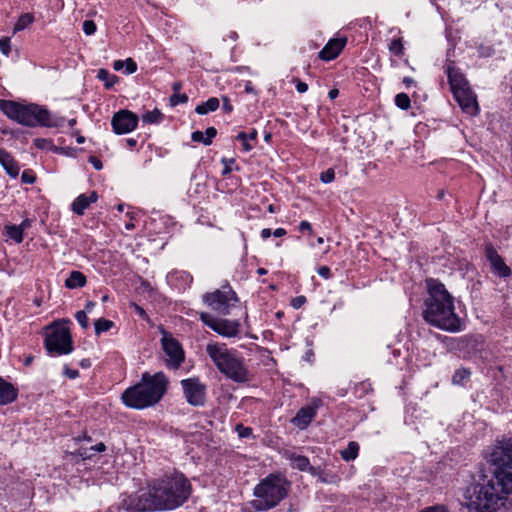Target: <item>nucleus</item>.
<instances>
[{
  "instance_id": "f257e3e1",
  "label": "nucleus",
  "mask_w": 512,
  "mask_h": 512,
  "mask_svg": "<svg viewBox=\"0 0 512 512\" xmlns=\"http://www.w3.org/2000/svg\"><path fill=\"white\" fill-rule=\"evenodd\" d=\"M489 469L478 483L467 488V508L471 512L512 510V438L498 441L489 455Z\"/></svg>"
},
{
  "instance_id": "f03ea898",
  "label": "nucleus",
  "mask_w": 512,
  "mask_h": 512,
  "mask_svg": "<svg viewBox=\"0 0 512 512\" xmlns=\"http://www.w3.org/2000/svg\"><path fill=\"white\" fill-rule=\"evenodd\" d=\"M428 296L425 299L423 318L429 324L450 332L460 330V319L455 313L454 299L445 285L436 279L426 281Z\"/></svg>"
},
{
  "instance_id": "7ed1b4c3",
  "label": "nucleus",
  "mask_w": 512,
  "mask_h": 512,
  "mask_svg": "<svg viewBox=\"0 0 512 512\" xmlns=\"http://www.w3.org/2000/svg\"><path fill=\"white\" fill-rule=\"evenodd\" d=\"M205 351L218 371L229 380L238 384L251 380V372L238 350L229 348L225 343L209 342Z\"/></svg>"
},
{
  "instance_id": "20e7f679",
  "label": "nucleus",
  "mask_w": 512,
  "mask_h": 512,
  "mask_svg": "<svg viewBox=\"0 0 512 512\" xmlns=\"http://www.w3.org/2000/svg\"><path fill=\"white\" fill-rule=\"evenodd\" d=\"M149 492L155 510H173L188 499L191 485L183 474L176 473L154 481Z\"/></svg>"
},
{
  "instance_id": "39448f33",
  "label": "nucleus",
  "mask_w": 512,
  "mask_h": 512,
  "mask_svg": "<svg viewBox=\"0 0 512 512\" xmlns=\"http://www.w3.org/2000/svg\"><path fill=\"white\" fill-rule=\"evenodd\" d=\"M168 379L164 373H144L141 382L126 389L122 394L123 403L131 408L143 409L160 401L167 390Z\"/></svg>"
},
{
  "instance_id": "423d86ee",
  "label": "nucleus",
  "mask_w": 512,
  "mask_h": 512,
  "mask_svg": "<svg viewBox=\"0 0 512 512\" xmlns=\"http://www.w3.org/2000/svg\"><path fill=\"white\" fill-rule=\"evenodd\" d=\"M0 110L21 125L30 127L54 125L51 113L37 104L23 105L11 100H0Z\"/></svg>"
},
{
  "instance_id": "0eeeda50",
  "label": "nucleus",
  "mask_w": 512,
  "mask_h": 512,
  "mask_svg": "<svg viewBox=\"0 0 512 512\" xmlns=\"http://www.w3.org/2000/svg\"><path fill=\"white\" fill-rule=\"evenodd\" d=\"M288 483L278 475H269L254 488L251 505L255 510L266 511L277 506L287 495Z\"/></svg>"
},
{
  "instance_id": "6e6552de",
  "label": "nucleus",
  "mask_w": 512,
  "mask_h": 512,
  "mask_svg": "<svg viewBox=\"0 0 512 512\" xmlns=\"http://www.w3.org/2000/svg\"><path fill=\"white\" fill-rule=\"evenodd\" d=\"M203 301L219 314L228 315L238 298L230 286H224L222 289L204 294Z\"/></svg>"
},
{
  "instance_id": "1a4fd4ad",
  "label": "nucleus",
  "mask_w": 512,
  "mask_h": 512,
  "mask_svg": "<svg viewBox=\"0 0 512 512\" xmlns=\"http://www.w3.org/2000/svg\"><path fill=\"white\" fill-rule=\"evenodd\" d=\"M45 347L50 355L71 353L73 346L69 330L64 326L53 328L45 338Z\"/></svg>"
},
{
  "instance_id": "9d476101",
  "label": "nucleus",
  "mask_w": 512,
  "mask_h": 512,
  "mask_svg": "<svg viewBox=\"0 0 512 512\" xmlns=\"http://www.w3.org/2000/svg\"><path fill=\"white\" fill-rule=\"evenodd\" d=\"M200 320L213 331L225 338L237 337L240 332L241 324L238 320L224 318H215L209 313L201 312Z\"/></svg>"
},
{
  "instance_id": "9b49d317",
  "label": "nucleus",
  "mask_w": 512,
  "mask_h": 512,
  "mask_svg": "<svg viewBox=\"0 0 512 512\" xmlns=\"http://www.w3.org/2000/svg\"><path fill=\"white\" fill-rule=\"evenodd\" d=\"M161 345L166 356V366L178 369L184 361V350L177 339L165 330H162Z\"/></svg>"
},
{
  "instance_id": "f8f14e48",
  "label": "nucleus",
  "mask_w": 512,
  "mask_h": 512,
  "mask_svg": "<svg viewBox=\"0 0 512 512\" xmlns=\"http://www.w3.org/2000/svg\"><path fill=\"white\" fill-rule=\"evenodd\" d=\"M120 506L127 512H143L155 510L149 489L141 490L135 494L123 496L120 502Z\"/></svg>"
},
{
  "instance_id": "ddd939ff",
  "label": "nucleus",
  "mask_w": 512,
  "mask_h": 512,
  "mask_svg": "<svg viewBox=\"0 0 512 512\" xmlns=\"http://www.w3.org/2000/svg\"><path fill=\"white\" fill-rule=\"evenodd\" d=\"M181 386L187 402L193 406H201L205 402L206 385L198 378H188L181 381Z\"/></svg>"
},
{
  "instance_id": "4468645a",
  "label": "nucleus",
  "mask_w": 512,
  "mask_h": 512,
  "mask_svg": "<svg viewBox=\"0 0 512 512\" xmlns=\"http://www.w3.org/2000/svg\"><path fill=\"white\" fill-rule=\"evenodd\" d=\"M137 124V115L129 110H120L114 114L111 120L113 131L118 135L133 131Z\"/></svg>"
},
{
  "instance_id": "2eb2a0df",
  "label": "nucleus",
  "mask_w": 512,
  "mask_h": 512,
  "mask_svg": "<svg viewBox=\"0 0 512 512\" xmlns=\"http://www.w3.org/2000/svg\"><path fill=\"white\" fill-rule=\"evenodd\" d=\"M453 96L463 112L471 116L478 114L479 106L476 100V95L470 87L464 90L454 91Z\"/></svg>"
},
{
  "instance_id": "dca6fc26",
  "label": "nucleus",
  "mask_w": 512,
  "mask_h": 512,
  "mask_svg": "<svg viewBox=\"0 0 512 512\" xmlns=\"http://www.w3.org/2000/svg\"><path fill=\"white\" fill-rule=\"evenodd\" d=\"M446 74L452 93H454V91L464 90L470 87L463 73L459 68L454 66L453 63L447 65Z\"/></svg>"
},
{
  "instance_id": "f3484780",
  "label": "nucleus",
  "mask_w": 512,
  "mask_h": 512,
  "mask_svg": "<svg viewBox=\"0 0 512 512\" xmlns=\"http://www.w3.org/2000/svg\"><path fill=\"white\" fill-rule=\"evenodd\" d=\"M486 257L490 261L493 271L499 277L506 278L511 275V269L493 247H486Z\"/></svg>"
},
{
  "instance_id": "a211bd4d",
  "label": "nucleus",
  "mask_w": 512,
  "mask_h": 512,
  "mask_svg": "<svg viewBox=\"0 0 512 512\" xmlns=\"http://www.w3.org/2000/svg\"><path fill=\"white\" fill-rule=\"evenodd\" d=\"M345 44L346 38L331 39L319 52V57L325 61L333 60L341 53Z\"/></svg>"
},
{
  "instance_id": "6ab92c4d",
  "label": "nucleus",
  "mask_w": 512,
  "mask_h": 512,
  "mask_svg": "<svg viewBox=\"0 0 512 512\" xmlns=\"http://www.w3.org/2000/svg\"><path fill=\"white\" fill-rule=\"evenodd\" d=\"M98 200V194L92 191L89 195L80 194L72 203L71 209L77 215H83L91 203Z\"/></svg>"
},
{
  "instance_id": "aec40b11",
  "label": "nucleus",
  "mask_w": 512,
  "mask_h": 512,
  "mask_svg": "<svg viewBox=\"0 0 512 512\" xmlns=\"http://www.w3.org/2000/svg\"><path fill=\"white\" fill-rule=\"evenodd\" d=\"M18 395L17 389L9 382L0 377V405L13 402Z\"/></svg>"
},
{
  "instance_id": "412c9836",
  "label": "nucleus",
  "mask_w": 512,
  "mask_h": 512,
  "mask_svg": "<svg viewBox=\"0 0 512 512\" xmlns=\"http://www.w3.org/2000/svg\"><path fill=\"white\" fill-rule=\"evenodd\" d=\"M0 163L11 177L16 178L18 176L20 171L18 163L4 149H0Z\"/></svg>"
},
{
  "instance_id": "4be33fe9",
  "label": "nucleus",
  "mask_w": 512,
  "mask_h": 512,
  "mask_svg": "<svg viewBox=\"0 0 512 512\" xmlns=\"http://www.w3.org/2000/svg\"><path fill=\"white\" fill-rule=\"evenodd\" d=\"M285 457L290 460L291 466L301 471H305L310 467L309 459L302 455H297L291 452H285Z\"/></svg>"
},
{
  "instance_id": "5701e85b",
  "label": "nucleus",
  "mask_w": 512,
  "mask_h": 512,
  "mask_svg": "<svg viewBox=\"0 0 512 512\" xmlns=\"http://www.w3.org/2000/svg\"><path fill=\"white\" fill-rule=\"evenodd\" d=\"M86 284V277L80 271H72L65 281V286L69 289L81 288Z\"/></svg>"
},
{
  "instance_id": "b1692460",
  "label": "nucleus",
  "mask_w": 512,
  "mask_h": 512,
  "mask_svg": "<svg viewBox=\"0 0 512 512\" xmlns=\"http://www.w3.org/2000/svg\"><path fill=\"white\" fill-rule=\"evenodd\" d=\"M323 405L320 398H313L308 404L303 406L296 414V416H315L318 409Z\"/></svg>"
},
{
  "instance_id": "393cba45",
  "label": "nucleus",
  "mask_w": 512,
  "mask_h": 512,
  "mask_svg": "<svg viewBox=\"0 0 512 512\" xmlns=\"http://www.w3.org/2000/svg\"><path fill=\"white\" fill-rule=\"evenodd\" d=\"M217 130L214 127H208L205 134L201 131H195L192 133V140L196 142H202L205 145H210L212 139L216 136Z\"/></svg>"
},
{
  "instance_id": "a878e982",
  "label": "nucleus",
  "mask_w": 512,
  "mask_h": 512,
  "mask_svg": "<svg viewBox=\"0 0 512 512\" xmlns=\"http://www.w3.org/2000/svg\"><path fill=\"white\" fill-rule=\"evenodd\" d=\"M219 99L216 97L209 98L206 102H203L196 106L195 112L199 115H206L209 112L216 111L219 108Z\"/></svg>"
},
{
  "instance_id": "bb28decb",
  "label": "nucleus",
  "mask_w": 512,
  "mask_h": 512,
  "mask_svg": "<svg viewBox=\"0 0 512 512\" xmlns=\"http://www.w3.org/2000/svg\"><path fill=\"white\" fill-rule=\"evenodd\" d=\"M106 446L104 443H98L96 445L90 446V447H80L76 454L81 457L83 460L91 459L96 452H103L105 451Z\"/></svg>"
},
{
  "instance_id": "cd10ccee",
  "label": "nucleus",
  "mask_w": 512,
  "mask_h": 512,
  "mask_svg": "<svg viewBox=\"0 0 512 512\" xmlns=\"http://www.w3.org/2000/svg\"><path fill=\"white\" fill-rule=\"evenodd\" d=\"M471 372L469 369H457L452 376V383L455 385L465 386L469 381Z\"/></svg>"
},
{
  "instance_id": "c85d7f7f",
  "label": "nucleus",
  "mask_w": 512,
  "mask_h": 512,
  "mask_svg": "<svg viewBox=\"0 0 512 512\" xmlns=\"http://www.w3.org/2000/svg\"><path fill=\"white\" fill-rule=\"evenodd\" d=\"M163 113L155 108L152 111H147L142 115V122L145 124H159L163 120Z\"/></svg>"
},
{
  "instance_id": "c756f323",
  "label": "nucleus",
  "mask_w": 512,
  "mask_h": 512,
  "mask_svg": "<svg viewBox=\"0 0 512 512\" xmlns=\"http://www.w3.org/2000/svg\"><path fill=\"white\" fill-rule=\"evenodd\" d=\"M358 452H359V444L357 442L351 441V442H349L347 448L342 450L340 452V454H341V457L345 461H351V460H354L358 456Z\"/></svg>"
},
{
  "instance_id": "7c9ffc66",
  "label": "nucleus",
  "mask_w": 512,
  "mask_h": 512,
  "mask_svg": "<svg viewBox=\"0 0 512 512\" xmlns=\"http://www.w3.org/2000/svg\"><path fill=\"white\" fill-rule=\"evenodd\" d=\"M34 22V15L32 13L22 14L14 25V33L24 30Z\"/></svg>"
},
{
  "instance_id": "2f4dec72",
  "label": "nucleus",
  "mask_w": 512,
  "mask_h": 512,
  "mask_svg": "<svg viewBox=\"0 0 512 512\" xmlns=\"http://www.w3.org/2000/svg\"><path fill=\"white\" fill-rule=\"evenodd\" d=\"M97 77L105 82V87L108 89L113 87L118 81L117 76L110 74L106 69H99Z\"/></svg>"
},
{
  "instance_id": "473e14b6",
  "label": "nucleus",
  "mask_w": 512,
  "mask_h": 512,
  "mask_svg": "<svg viewBox=\"0 0 512 512\" xmlns=\"http://www.w3.org/2000/svg\"><path fill=\"white\" fill-rule=\"evenodd\" d=\"M5 232L6 235L16 243H21L23 241V232L21 231V228L17 227V225H6Z\"/></svg>"
},
{
  "instance_id": "72a5a7b5",
  "label": "nucleus",
  "mask_w": 512,
  "mask_h": 512,
  "mask_svg": "<svg viewBox=\"0 0 512 512\" xmlns=\"http://www.w3.org/2000/svg\"><path fill=\"white\" fill-rule=\"evenodd\" d=\"M113 325L114 323L112 321L99 318L94 324L96 335H100L102 332H107L113 327Z\"/></svg>"
},
{
  "instance_id": "f704fd0d",
  "label": "nucleus",
  "mask_w": 512,
  "mask_h": 512,
  "mask_svg": "<svg viewBox=\"0 0 512 512\" xmlns=\"http://www.w3.org/2000/svg\"><path fill=\"white\" fill-rule=\"evenodd\" d=\"M395 104L398 108L407 110L410 108L411 101L406 93H399L395 96Z\"/></svg>"
},
{
  "instance_id": "c9c22d12",
  "label": "nucleus",
  "mask_w": 512,
  "mask_h": 512,
  "mask_svg": "<svg viewBox=\"0 0 512 512\" xmlns=\"http://www.w3.org/2000/svg\"><path fill=\"white\" fill-rule=\"evenodd\" d=\"M388 49L391 53H393L394 55L396 56H402L403 55V44H402V40L400 38H397V39H393L389 46H388Z\"/></svg>"
},
{
  "instance_id": "e433bc0d",
  "label": "nucleus",
  "mask_w": 512,
  "mask_h": 512,
  "mask_svg": "<svg viewBox=\"0 0 512 512\" xmlns=\"http://www.w3.org/2000/svg\"><path fill=\"white\" fill-rule=\"evenodd\" d=\"M188 101V96L185 93H173L170 97V105L172 107L178 104H184Z\"/></svg>"
},
{
  "instance_id": "4c0bfd02",
  "label": "nucleus",
  "mask_w": 512,
  "mask_h": 512,
  "mask_svg": "<svg viewBox=\"0 0 512 512\" xmlns=\"http://www.w3.org/2000/svg\"><path fill=\"white\" fill-rule=\"evenodd\" d=\"M335 179L334 169L329 168L320 174V180L325 183H331Z\"/></svg>"
},
{
  "instance_id": "58836bf2",
  "label": "nucleus",
  "mask_w": 512,
  "mask_h": 512,
  "mask_svg": "<svg viewBox=\"0 0 512 512\" xmlns=\"http://www.w3.org/2000/svg\"><path fill=\"white\" fill-rule=\"evenodd\" d=\"M75 318L83 329H87L89 327L86 311H78L75 314Z\"/></svg>"
},
{
  "instance_id": "ea45409f",
  "label": "nucleus",
  "mask_w": 512,
  "mask_h": 512,
  "mask_svg": "<svg viewBox=\"0 0 512 512\" xmlns=\"http://www.w3.org/2000/svg\"><path fill=\"white\" fill-rule=\"evenodd\" d=\"M0 51H1L5 56H9V54H10V52H11V42H10V38H8V37L0 38Z\"/></svg>"
},
{
  "instance_id": "a19ab883",
  "label": "nucleus",
  "mask_w": 512,
  "mask_h": 512,
  "mask_svg": "<svg viewBox=\"0 0 512 512\" xmlns=\"http://www.w3.org/2000/svg\"><path fill=\"white\" fill-rule=\"evenodd\" d=\"M125 71L124 73L127 75L133 74L137 70V64L132 58H127L125 60Z\"/></svg>"
},
{
  "instance_id": "79ce46f5",
  "label": "nucleus",
  "mask_w": 512,
  "mask_h": 512,
  "mask_svg": "<svg viewBox=\"0 0 512 512\" xmlns=\"http://www.w3.org/2000/svg\"><path fill=\"white\" fill-rule=\"evenodd\" d=\"M83 31L86 35H93L96 32V24L92 20L83 22Z\"/></svg>"
},
{
  "instance_id": "37998d69",
  "label": "nucleus",
  "mask_w": 512,
  "mask_h": 512,
  "mask_svg": "<svg viewBox=\"0 0 512 512\" xmlns=\"http://www.w3.org/2000/svg\"><path fill=\"white\" fill-rule=\"evenodd\" d=\"M311 418H292L291 421L294 426L299 429H305L310 424Z\"/></svg>"
},
{
  "instance_id": "c03bdc74",
  "label": "nucleus",
  "mask_w": 512,
  "mask_h": 512,
  "mask_svg": "<svg viewBox=\"0 0 512 512\" xmlns=\"http://www.w3.org/2000/svg\"><path fill=\"white\" fill-rule=\"evenodd\" d=\"M21 180L23 183L33 184L36 180V177L32 171L25 170V171H23V173L21 175Z\"/></svg>"
},
{
  "instance_id": "a18cd8bd",
  "label": "nucleus",
  "mask_w": 512,
  "mask_h": 512,
  "mask_svg": "<svg viewBox=\"0 0 512 512\" xmlns=\"http://www.w3.org/2000/svg\"><path fill=\"white\" fill-rule=\"evenodd\" d=\"M236 139L241 141L244 147L245 151H250L252 149V146L248 143V135L245 132H240Z\"/></svg>"
},
{
  "instance_id": "49530a36",
  "label": "nucleus",
  "mask_w": 512,
  "mask_h": 512,
  "mask_svg": "<svg viewBox=\"0 0 512 512\" xmlns=\"http://www.w3.org/2000/svg\"><path fill=\"white\" fill-rule=\"evenodd\" d=\"M236 431L238 432V435L240 438H248L252 434V429L249 427H244L242 425L236 426Z\"/></svg>"
},
{
  "instance_id": "de8ad7c7",
  "label": "nucleus",
  "mask_w": 512,
  "mask_h": 512,
  "mask_svg": "<svg viewBox=\"0 0 512 512\" xmlns=\"http://www.w3.org/2000/svg\"><path fill=\"white\" fill-rule=\"evenodd\" d=\"M419 512H449V510L444 505H433L421 509Z\"/></svg>"
},
{
  "instance_id": "09e8293b",
  "label": "nucleus",
  "mask_w": 512,
  "mask_h": 512,
  "mask_svg": "<svg viewBox=\"0 0 512 512\" xmlns=\"http://www.w3.org/2000/svg\"><path fill=\"white\" fill-rule=\"evenodd\" d=\"M235 162L234 159H226V158H223L222 159V163L224 164V168L222 170V175L223 176H226L228 175L229 173H231L232 171V167L231 165Z\"/></svg>"
},
{
  "instance_id": "8fccbe9b",
  "label": "nucleus",
  "mask_w": 512,
  "mask_h": 512,
  "mask_svg": "<svg viewBox=\"0 0 512 512\" xmlns=\"http://www.w3.org/2000/svg\"><path fill=\"white\" fill-rule=\"evenodd\" d=\"M317 273L323 277L324 279H329L331 278L332 274H331V270L328 266H321L317 269Z\"/></svg>"
},
{
  "instance_id": "3c124183",
  "label": "nucleus",
  "mask_w": 512,
  "mask_h": 512,
  "mask_svg": "<svg viewBox=\"0 0 512 512\" xmlns=\"http://www.w3.org/2000/svg\"><path fill=\"white\" fill-rule=\"evenodd\" d=\"M222 100H223L222 108H223L224 112H226V113L232 112L233 106L231 105L229 99L227 97H223Z\"/></svg>"
},
{
  "instance_id": "603ef678",
  "label": "nucleus",
  "mask_w": 512,
  "mask_h": 512,
  "mask_svg": "<svg viewBox=\"0 0 512 512\" xmlns=\"http://www.w3.org/2000/svg\"><path fill=\"white\" fill-rule=\"evenodd\" d=\"M296 90L299 93H305L308 90V85L302 81H297L296 83Z\"/></svg>"
},
{
  "instance_id": "864d4df0",
  "label": "nucleus",
  "mask_w": 512,
  "mask_h": 512,
  "mask_svg": "<svg viewBox=\"0 0 512 512\" xmlns=\"http://www.w3.org/2000/svg\"><path fill=\"white\" fill-rule=\"evenodd\" d=\"M90 163L93 165V167L96 169V170H100L102 169V163L99 159L95 158V157H91L90 158Z\"/></svg>"
},
{
  "instance_id": "5fc2aeb1",
  "label": "nucleus",
  "mask_w": 512,
  "mask_h": 512,
  "mask_svg": "<svg viewBox=\"0 0 512 512\" xmlns=\"http://www.w3.org/2000/svg\"><path fill=\"white\" fill-rule=\"evenodd\" d=\"M125 66V60H116L113 63V68L116 71L122 70Z\"/></svg>"
},
{
  "instance_id": "6e6d98bb",
  "label": "nucleus",
  "mask_w": 512,
  "mask_h": 512,
  "mask_svg": "<svg viewBox=\"0 0 512 512\" xmlns=\"http://www.w3.org/2000/svg\"><path fill=\"white\" fill-rule=\"evenodd\" d=\"M299 230L300 231H306V230L311 231L312 230L311 224L308 221H302L299 224Z\"/></svg>"
},
{
  "instance_id": "4d7b16f0",
  "label": "nucleus",
  "mask_w": 512,
  "mask_h": 512,
  "mask_svg": "<svg viewBox=\"0 0 512 512\" xmlns=\"http://www.w3.org/2000/svg\"><path fill=\"white\" fill-rule=\"evenodd\" d=\"M30 226H31V221L29 219H25L19 225H17L18 228H21L22 232H24V230H26Z\"/></svg>"
},
{
  "instance_id": "13d9d810",
  "label": "nucleus",
  "mask_w": 512,
  "mask_h": 512,
  "mask_svg": "<svg viewBox=\"0 0 512 512\" xmlns=\"http://www.w3.org/2000/svg\"><path fill=\"white\" fill-rule=\"evenodd\" d=\"M305 300L306 299L304 296L297 297L293 300V306L295 308H299L305 302Z\"/></svg>"
},
{
  "instance_id": "bf43d9fd",
  "label": "nucleus",
  "mask_w": 512,
  "mask_h": 512,
  "mask_svg": "<svg viewBox=\"0 0 512 512\" xmlns=\"http://www.w3.org/2000/svg\"><path fill=\"white\" fill-rule=\"evenodd\" d=\"M182 82L180 81H177V82H174L173 85H172V89L174 91V93H179L180 90L182 89Z\"/></svg>"
},
{
  "instance_id": "052dcab7",
  "label": "nucleus",
  "mask_w": 512,
  "mask_h": 512,
  "mask_svg": "<svg viewBox=\"0 0 512 512\" xmlns=\"http://www.w3.org/2000/svg\"><path fill=\"white\" fill-rule=\"evenodd\" d=\"M95 303L93 301H88L85 305L86 314L92 312L93 308L95 307Z\"/></svg>"
},
{
  "instance_id": "680f3d73",
  "label": "nucleus",
  "mask_w": 512,
  "mask_h": 512,
  "mask_svg": "<svg viewBox=\"0 0 512 512\" xmlns=\"http://www.w3.org/2000/svg\"><path fill=\"white\" fill-rule=\"evenodd\" d=\"M78 371L77 370H69V369H66V375L70 378V379H74L78 376Z\"/></svg>"
},
{
  "instance_id": "e2e57ef3",
  "label": "nucleus",
  "mask_w": 512,
  "mask_h": 512,
  "mask_svg": "<svg viewBox=\"0 0 512 512\" xmlns=\"http://www.w3.org/2000/svg\"><path fill=\"white\" fill-rule=\"evenodd\" d=\"M274 236L275 237H282L286 234V231L285 229L283 228H277L274 232H273Z\"/></svg>"
},
{
  "instance_id": "0e129e2a",
  "label": "nucleus",
  "mask_w": 512,
  "mask_h": 512,
  "mask_svg": "<svg viewBox=\"0 0 512 512\" xmlns=\"http://www.w3.org/2000/svg\"><path fill=\"white\" fill-rule=\"evenodd\" d=\"M403 83L405 84L406 87H411L414 84V80L411 77H404Z\"/></svg>"
},
{
  "instance_id": "69168bd1",
  "label": "nucleus",
  "mask_w": 512,
  "mask_h": 512,
  "mask_svg": "<svg viewBox=\"0 0 512 512\" xmlns=\"http://www.w3.org/2000/svg\"><path fill=\"white\" fill-rule=\"evenodd\" d=\"M270 235H271V230H270L269 228H265V229H263V230L261 231V237H262L263 239H267V238H269V237H270Z\"/></svg>"
},
{
  "instance_id": "338daca9",
  "label": "nucleus",
  "mask_w": 512,
  "mask_h": 512,
  "mask_svg": "<svg viewBox=\"0 0 512 512\" xmlns=\"http://www.w3.org/2000/svg\"><path fill=\"white\" fill-rule=\"evenodd\" d=\"M248 135V140H256L257 138V131L255 129H252L249 133H247Z\"/></svg>"
},
{
  "instance_id": "774afa93",
  "label": "nucleus",
  "mask_w": 512,
  "mask_h": 512,
  "mask_svg": "<svg viewBox=\"0 0 512 512\" xmlns=\"http://www.w3.org/2000/svg\"><path fill=\"white\" fill-rule=\"evenodd\" d=\"M339 92L337 89H331L328 93L330 99H335L338 96Z\"/></svg>"
}]
</instances>
